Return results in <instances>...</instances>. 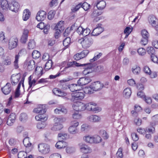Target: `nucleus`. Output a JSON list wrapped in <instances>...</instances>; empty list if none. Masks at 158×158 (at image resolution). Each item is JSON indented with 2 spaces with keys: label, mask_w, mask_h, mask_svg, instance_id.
<instances>
[{
  "label": "nucleus",
  "mask_w": 158,
  "mask_h": 158,
  "mask_svg": "<svg viewBox=\"0 0 158 158\" xmlns=\"http://www.w3.org/2000/svg\"><path fill=\"white\" fill-rule=\"evenodd\" d=\"M104 87V85L99 81H97L93 83L88 88H85V92L88 94H91L92 91L90 90L97 91L101 90Z\"/></svg>",
  "instance_id": "f257e3e1"
},
{
  "label": "nucleus",
  "mask_w": 158,
  "mask_h": 158,
  "mask_svg": "<svg viewBox=\"0 0 158 158\" xmlns=\"http://www.w3.org/2000/svg\"><path fill=\"white\" fill-rule=\"evenodd\" d=\"M82 47L84 48L89 47L93 43V39L92 36L89 35L85 37L80 40Z\"/></svg>",
  "instance_id": "f03ea898"
},
{
  "label": "nucleus",
  "mask_w": 158,
  "mask_h": 158,
  "mask_svg": "<svg viewBox=\"0 0 158 158\" xmlns=\"http://www.w3.org/2000/svg\"><path fill=\"white\" fill-rule=\"evenodd\" d=\"M84 94L81 92H76L72 93L71 94V98L70 100L71 101L76 102L77 100H80L83 99L84 97Z\"/></svg>",
  "instance_id": "7ed1b4c3"
},
{
  "label": "nucleus",
  "mask_w": 158,
  "mask_h": 158,
  "mask_svg": "<svg viewBox=\"0 0 158 158\" xmlns=\"http://www.w3.org/2000/svg\"><path fill=\"white\" fill-rule=\"evenodd\" d=\"M39 150L41 153L46 154L50 151L49 146L47 144L41 143L38 145Z\"/></svg>",
  "instance_id": "20e7f679"
},
{
  "label": "nucleus",
  "mask_w": 158,
  "mask_h": 158,
  "mask_svg": "<svg viewBox=\"0 0 158 158\" xmlns=\"http://www.w3.org/2000/svg\"><path fill=\"white\" fill-rule=\"evenodd\" d=\"M18 43V39L16 37H12L10 38L8 43V48L10 50L16 48Z\"/></svg>",
  "instance_id": "39448f33"
},
{
  "label": "nucleus",
  "mask_w": 158,
  "mask_h": 158,
  "mask_svg": "<svg viewBox=\"0 0 158 158\" xmlns=\"http://www.w3.org/2000/svg\"><path fill=\"white\" fill-rule=\"evenodd\" d=\"M141 34L142 38L140 41V43L142 45H145L148 43L149 34L145 30H142L141 32Z\"/></svg>",
  "instance_id": "423d86ee"
},
{
  "label": "nucleus",
  "mask_w": 158,
  "mask_h": 158,
  "mask_svg": "<svg viewBox=\"0 0 158 158\" xmlns=\"http://www.w3.org/2000/svg\"><path fill=\"white\" fill-rule=\"evenodd\" d=\"M89 51L87 50L83 51L80 53H78L75 54L73 57L76 60L83 58L85 57L89 53Z\"/></svg>",
  "instance_id": "0eeeda50"
},
{
  "label": "nucleus",
  "mask_w": 158,
  "mask_h": 158,
  "mask_svg": "<svg viewBox=\"0 0 158 158\" xmlns=\"http://www.w3.org/2000/svg\"><path fill=\"white\" fill-rule=\"evenodd\" d=\"M37 27L41 29H44L43 31L45 34H47L48 33L50 28L49 25H45L44 23L42 22L38 24Z\"/></svg>",
  "instance_id": "6e6552de"
},
{
  "label": "nucleus",
  "mask_w": 158,
  "mask_h": 158,
  "mask_svg": "<svg viewBox=\"0 0 158 158\" xmlns=\"http://www.w3.org/2000/svg\"><path fill=\"white\" fill-rule=\"evenodd\" d=\"M91 81V79L89 77H81L77 81L79 86L85 85L88 84Z\"/></svg>",
  "instance_id": "1a4fd4ad"
},
{
  "label": "nucleus",
  "mask_w": 158,
  "mask_h": 158,
  "mask_svg": "<svg viewBox=\"0 0 158 158\" xmlns=\"http://www.w3.org/2000/svg\"><path fill=\"white\" fill-rule=\"evenodd\" d=\"M46 13L45 11L40 10L38 12L36 19L38 21H42L46 18Z\"/></svg>",
  "instance_id": "9d476101"
},
{
  "label": "nucleus",
  "mask_w": 158,
  "mask_h": 158,
  "mask_svg": "<svg viewBox=\"0 0 158 158\" xmlns=\"http://www.w3.org/2000/svg\"><path fill=\"white\" fill-rule=\"evenodd\" d=\"M101 24H98L97 27L95 28L92 33V36H97L100 34L104 30L103 28L101 27Z\"/></svg>",
  "instance_id": "9b49d317"
},
{
  "label": "nucleus",
  "mask_w": 158,
  "mask_h": 158,
  "mask_svg": "<svg viewBox=\"0 0 158 158\" xmlns=\"http://www.w3.org/2000/svg\"><path fill=\"white\" fill-rule=\"evenodd\" d=\"M84 64H85V65L81 66L85 67V69L83 71V73L84 75H87L90 73H91V71H90V70L93 66V64L91 63Z\"/></svg>",
  "instance_id": "f8f14e48"
},
{
  "label": "nucleus",
  "mask_w": 158,
  "mask_h": 158,
  "mask_svg": "<svg viewBox=\"0 0 158 158\" xmlns=\"http://www.w3.org/2000/svg\"><path fill=\"white\" fill-rule=\"evenodd\" d=\"M16 115L14 113H12L9 115L7 119L6 123L7 125L11 126L15 122V119Z\"/></svg>",
  "instance_id": "ddd939ff"
},
{
  "label": "nucleus",
  "mask_w": 158,
  "mask_h": 158,
  "mask_svg": "<svg viewBox=\"0 0 158 158\" xmlns=\"http://www.w3.org/2000/svg\"><path fill=\"white\" fill-rule=\"evenodd\" d=\"M79 87L77 84H73L69 85H65V86L63 87L64 89H66L68 88L71 91L73 92L74 91H77L79 89L78 87Z\"/></svg>",
  "instance_id": "4468645a"
},
{
  "label": "nucleus",
  "mask_w": 158,
  "mask_h": 158,
  "mask_svg": "<svg viewBox=\"0 0 158 158\" xmlns=\"http://www.w3.org/2000/svg\"><path fill=\"white\" fill-rule=\"evenodd\" d=\"M3 93L5 95L9 94L11 91V88L10 84L7 83L6 85L1 88Z\"/></svg>",
  "instance_id": "2eb2a0df"
},
{
  "label": "nucleus",
  "mask_w": 158,
  "mask_h": 158,
  "mask_svg": "<svg viewBox=\"0 0 158 158\" xmlns=\"http://www.w3.org/2000/svg\"><path fill=\"white\" fill-rule=\"evenodd\" d=\"M19 7L20 6L18 2L13 1L12 2L9 8L10 10L12 11L17 12L18 11Z\"/></svg>",
  "instance_id": "dca6fc26"
},
{
  "label": "nucleus",
  "mask_w": 158,
  "mask_h": 158,
  "mask_svg": "<svg viewBox=\"0 0 158 158\" xmlns=\"http://www.w3.org/2000/svg\"><path fill=\"white\" fill-rule=\"evenodd\" d=\"M29 31L27 29H24L21 37L20 41L23 44H25L27 42L28 36Z\"/></svg>",
  "instance_id": "f3484780"
},
{
  "label": "nucleus",
  "mask_w": 158,
  "mask_h": 158,
  "mask_svg": "<svg viewBox=\"0 0 158 158\" xmlns=\"http://www.w3.org/2000/svg\"><path fill=\"white\" fill-rule=\"evenodd\" d=\"M33 112L36 113L44 114L46 112L45 107L44 106L40 105L39 107L34 109Z\"/></svg>",
  "instance_id": "a211bd4d"
},
{
  "label": "nucleus",
  "mask_w": 158,
  "mask_h": 158,
  "mask_svg": "<svg viewBox=\"0 0 158 158\" xmlns=\"http://www.w3.org/2000/svg\"><path fill=\"white\" fill-rule=\"evenodd\" d=\"M67 145V143L62 140L57 142L55 145L56 147L58 149H61L65 147Z\"/></svg>",
  "instance_id": "6ab92c4d"
},
{
  "label": "nucleus",
  "mask_w": 158,
  "mask_h": 158,
  "mask_svg": "<svg viewBox=\"0 0 158 158\" xmlns=\"http://www.w3.org/2000/svg\"><path fill=\"white\" fill-rule=\"evenodd\" d=\"M156 17L153 15H150L148 18L149 23L152 26H154L156 25Z\"/></svg>",
  "instance_id": "aec40b11"
},
{
  "label": "nucleus",
  "mask_w": 158,
  "mask_h": 158,
  "mask_svg": "<svg viewBox=\"0 0 158 158\" xmlns=\"http://www.w3.org/2000/svg\"><path fill=\"white\" fill-rule=\"evenodd\" d=\"M81 151L85 154L90 152L91 150L87 145L85 144L82 145L81 146Z\"/></svg>",
  "instance_id": "412c9836"
},
{
  "label": "nucleus",
  "mask_w": 158,
  "mask_h": 158,
  "mask_svg": "<svg viewBox=\"0 0 158 158\" xmlns=\"http://www.w3.org/2000/svg\"><path fill=\"white\" fill-rule=\"evenodd\" d=\"M20 77L18 75H12L11 78V83L13 85H16L19 82Z\"/></svg>",
  "instance_id": "4be33fe9"
},
{
  "label": "nucleus",
  "mask_w": 158,
  "mask_h": 158,
  "mask_svg": "<svg viewBox=\"0 0 158 158\" xmlns=\"http://www.w3.org/2000/svg\"><path fill=\"white\" fill-rule=\"evenodd\" d=\"M53 93L57 96H64L66 94L62 92L59 89L55 88L52 90Z\"/></svg>",
  "instance_id": "5701e85b"
},
{
  "label": "nucleus",
  "mask_w": 158,
  "mask_h": 158,
  "mask_svg": "<svg viewBox=\"0 0 158 158\" xmlns=\"http://www.w3.org/2000/svg\"><path fill=\"white\" fill-rule=\"evenodd\" d=\"M40 114L35 117V119L38 121L40 120L42 122H44L47 119L45 114Z\"/></svg>",
  "instance_id": "b1692460"
},
{
  "label": "nucleus",
  "mask_w": 158,
  "mask_h": 158,
  "mask_svg": "<svg viewBox=\"0 0 158 158\" xmlns=\"http://www.w3.org/2000/svg\"><path fill=\"white\" fill-rule=\"evenodd\" d=\"M131 93V91L130 88H126L123 91V95L126 98H128L130 96Z\"/></svg>",
  "instance_id": "393cba45"
},
{
  "label": "nucleus",
  "mask_w": 158,
  "mask_h": 158,
  "mask_svg": "<svg viewBox=\"0 0 158 158\" xmlns=\"http://www.w3.org/2000/svg\"><path fill=\"white\" fill-rule=\"evenodd\" d=\"M30 15V12L27 9L25 10L23 13V18L24 21L27 20L29 18Z\"/></svg>",
  "instance_id": "a878e982"
},
{
  "label": "nucleus",
  "mask_w": 158,
  "mask_h": 158,
  "mask_svg": "<svg viewBox=\"0 0 158 158\" xmlns=\"http://www.w3.org/2000/svg\"><path fill=\"white\" fill-rule=\"evenodd\" d=\"M89 120L91 122H97L100 121L101 118L97 115H91L88 117Z\"/></svg>",
  "instance_id": "bb28decb"
},
{
  "label": "nucleus",
  "mask_w": 158,
  "mask_h": 158,
  "mask_svg": "<svg viewBox=\"0 0 158 158\" xmlns=\"http://www.w3.org/2000/svg\"><path fill=\"white\" fill-rule=\"evenodd\" d=\"M1 6L3 10H6L10 7L8 2L6 0H1Z\"/></svg>",
  "instance_id": "cd10ccee"
},
{
  "label": "nucleus",
  "mask_w": 158,
  "mask_h": 158,
  "mask_svg": "<svg viewBox=\"0 0 158 158\" xmlns=\"http://www.w3.org/2000/svg\"><path fill=\"white\" fill-rule=\"evenodd\" d=\"M73 65H75V66L77 67H80L81 66L85 65V64H79V63H78L76 61H73V62L69 63L67 64L68 66L65 67L64 69H67L70 67L73 66Z\"/></svg>",
  "instance_id": "c85d7f7f"
},
{
  "label": "nucleus",
  "mask_w": 158,
  "mask_h": 158,
  "mask_svg": "<svg viewBox=\"0 0 158 158\" xmlns=\"http://www.w3.org/2000/svg\"><path fill=\"white\" fill-rule=\"evenodd\" d=\"M106 3L103 1H101L98 2L96 6L98 10H102L105 7Z\"/></svg>",
  "instance_id": "c756f323"
},
{
  "label": "nucleus",
  "mask_w": 158,
  "mask_h": 158,
  "mask_svg": "<svg viewBox=\"0 0 158 158\" xmlns=\"http://www.w3.org/2000/svg\"><path fill=\"white\" fill-rule=\"evenodd\" d=\"M27 65L28 69L29 71H31L35 67V63L34 61L31 60L27 62Z\"/></svg>",
  "instance_id": "7c9ffc66"
},
{
  "label": "nucleus",
  "mask_w": 158,
  "mask_h": 158,
  "mask_svg": "<svg viewBox=\"0 0 158 158\" xmlns=\"http://www.w3.org/2000/svg\"><path fill=\"white\" fill-rule=\"evenodd\" d=\"M30 138L28 137L25 138L23 140V143L24 146L26 148L30 147L31 145V143L29 141Z\"/></svg>",
  "instance_id": "2f4dec72"
},
{
  "label": "nucleus",
  "mask_w": 158,
  "mask_h": 158,
  "mask_svg": "<svg viewBox=\"0 0 158 158\" xmlns=\"http://www.w3.org/2000/svg\"><path fill=\"white\" fill-rule=\"evenodd\" d=\"M26 151V152L24 151L19 152L18 155V158H27V152L29 151L27 150V148Z\"/></svg>",
  "instance_id": "473e14b6"
},
{
  "label": "nucleus",
  "mask_w": 158,
  "mask_h": 158,
  "mask_svg": "<svg viewBox=\"0 0 158 158\" xmlns=\"http://www.w3.org/2000/svg\"><path fill=\"white\" fill-rule=\"evenodd\" d=\"M35 73L39 76H41L44 73L42 67H37L35 69Z\"/></svg>",
  "instance_id": "72a5a7b5"
},
{
  "label": "nucleus",
  "mask_w": 158,
  "mask_h": 158,
  "mask_svg": "<svg viewBox=\"0 0 158 158\" xmlns=\"http://www.w3.org/2000/svg\"><path fill=\"white\" fill-rule=\"evenodd\" d=\"M52 62L51 60H49L45 64V69L46 70H48L50 69L52 67Z\"/></svg>",
  "instance_id": "f704fd0d"
},
{
  "label": "nucleus",
  "mask_w": 158,
  "mask_h": 158,
  "mask_svg": "<svg viewBox=\"0 0 158 158\" xmlns=\"http://www.w3.org/2000/svg\"><path fill=\"white\" fill-rule=\"evenodd\" d=\"M63 128L61 124H55L52 128V130L53 131H59Z\"/></svg>",
  "instance_id": "c9c22d12"
},
{
  "label": "nucleus",
  "mask_w": 158,
  "mask_h": 158,
  "mask_svg": "<svg viewBox=\"0 0 158 158\" xmlns=\"http://www.w3.org/2000/svg\"><path fill=\"white\" fill-rule=\"evenodd\" d=\"M35 47V43L33 40H30L28 42V47L29 49H32Z\"/></svg>",
  "instance_id": "e433bc0d"
},
{
  "label": "nucleus",
  "mask_w": 158,
  "mask_h": 158,
  "mask_svg": "<svg viewBox=\"0 0 158 158\" xmlns=\"http://www.w3.org/2000/svg\"><path fill=\"white\" fill-rule=\"evenodd\" d=\"M78 109L79 111H82L85 110L86 108L85 104L81 102H78Z\"/></svg>",
  "instance_id": "4c0bfd02"
},
{
  "label": "nucleus",
  "mask_w": 158,
  "mask_h": 158,
  "mask_svg": "<svg viewBox=\"0 0 158 158\" xmlns=\"http://www.w3.org/2000/svg\"><path fill=\"white\" fill-rule=\"evenodd\" d=\"M133 73L135 74H139L140 72V68L139 67H133L131 69Z\"/></svg>",
  "instance_id": "58836bf2"
},
{
  "label": "nucleus",
  "mask_w": 158,
  "mask_h": 158,
  "mask_svg": "<svg viewBox=\"0 0 158 158\" xmlns=\"http://www.w3.org/2000/svg\"><path fill=\"white\" fill-rule=\"evenodd\" d=\"M102 13L101 11H99L98 10H94L91 15L92 18L96 17L101 15Z\"/></svg>",
  "instance_id": "ea45409f"
},
{
  "label": "nucleus",
  "mask_w": 158,
  "mask_h": 158,
  "mask_svg": "<svg viewBox=\"0 0 158 158\" xmlns=\"http://www.w3.org/2000/svg\"><path fill=\"white\" fill-rule=\"evenodd\" d=\"M90 128V127L87 124H83L81 127V130L82 131H87Z\"/></svg>",
  "instance_id": "a19ab883"
},
{
  "label": "nucleus",
  "mask_w": 158,
  "mask_h": 158,
  "mask_svg": "<svg viewBox=\"0 0 158 158\" xmlns=\"http://www.w3.org/2000/svg\"><path fill=\"white\" fill-rule=\"evenodd\" d=\"M84 139L87 142L92 143H94V140H93V136H85L84 138Z\"/></svg>",
  "instance_id": "79ce46f5"
},
{
  "label": "nucleus",
  "mask_w": 158,
  "mask_h": 158,
  "mask_svg": "<svg viewBox=\"0 0 158 158\" xmlns=\"http://www.w3.org/2000/svg\"><path fill=\"white\" fill-rule=\"evenodd\" d=\"M69 131L71 133L73 134H76L78 132L77 128L71 126L69 128Z\"/></svg>",
  "instance_id": "37998d69"
},
{
  "label": "nucleus",
  "mask_w": 158,
  "mask_h": 158,
  "mask_svg": "<svg viewBox=\"0 0 158 158\" xmlns=\"http://www.w3.org/2000/svg\"><path fill=\"white\" fill-rule=\"evenodd\" d=\"M70 37H67L65 38L63 41V44L66 47L69 45L70 43Z\"/></svg>",
  "instance_id": "c03bdc74"
},
{
  "label": "nucleus",
  "mask_w": 158,
  "mask_h": 158,
  "mask_svg": "<svg viewBox=\"0 0 158 158\" xmlns=\"http://www.w3.org/2000/svg\"><path fill=\"white\" fill-rule=\"evenodd\" d=\"M32 56L34 59H36L40 56V54L39 51L35 50L33 52Z\"/></svg>",
  "instance_id": "a18cd8bd"
},
{
  "label": "nucleus",
  "mask_w": 158,
  "mask_h": 158,
  "mask_svg": "<svg viewBox=\"0 0 158 158\" xmlns=\"http://www.w3.org/2000/svg\"><path fill=\"white\" fill-rule=\"evenodd\" d=\"M100 134L104 139H107L109 137L108 134L105 130H101L100 131Z\"/></svg>",
  "instance_id": "49530a36"
},
{
  "label": "nucleus",
  "mask_w": 158,
  "mask_h": 158,
  "mask_svg": "<svg viewBox=\"0 0 158 158\" xmlns=\"http://www.w3.org/2000/svg\"><path fill=\"white\" fill-rule=\"evenodd\" d=\"M93 140H94V143H98L100 142L102 140V139L99 136L96 135L93 136Z\"/></svg>",
  "instance_id": "de8ad7c7"
},
{
  "label": "nucleus",
  "mask_w": 158,
  "mask_h": 158,
  "mask_svg": "<svg viewBox=\"0 0 158 158\" xmlns=\"http://www.w3.org/2000/svg\"><path fill=\"white\" fill-rule=\"evenodd\" d=\"M65 119L62 118H56L54 119L55 122V124H61L60 123L63 122Z\"/></svg>",
  "instance_id": "09e8293b"
},
{
  "label": "nucleus",
  "mask_w": 158,
  "mask_h": 158,
  "mask_svg": "<svg viewBox=\"0 0 158 158\" xmlns=\"http://www.w3.org/2000/svg\"><path fill=\"white\" fill-rule=\"evenodd\" d=\"M19 58V56L18 55H16L15 56V60L14 62V67L15 69H18L19 67L18 64Z\"/></svg>",
  "instance_id": "8fccbe9b"
},
{
  "label": "nucleus",
  "mask_w": 158,
  "mask_h": 158,
  "mask_svg": "<svg viewBox=\"0 0 158 158\" xmlns=\"http://www.w3.org/2000/svg\"><path fill=\"white\" fill-rule=\"evenodd\" d=\"M63 21H60L56 25L55 27V29H60V30H62L63 29Z\"/></svg>",
  "instance_id": "3c124183"
},
{
  "label": "nucleus",
  "mask_w": 158,
  "mask_h": 158,
  "mask_svg": "<svg viewBox=\"0 0 158 158\" xmlns=\"http://www.w3.org/2000/svg\"><path fill=\"white\" fill-rule=\"evenodd\" d=\"M46 124L44 122H42L38 123L37 125V127L38 129H42L44 128Z\"/></svg>",
  "instance_id": "603ef678"
},
{
  "label": "nucleus",
  "mask_w": 158,
  "mask_h": 158,
  "mask_svg": "<svg viewBox=\"0 0 158 158\" xmlns=\"http://www.w3.org/2000/svg\"><path fill=\"white\" fill-rule=\"evenodd\" d=\"M66 152L69 154L75 152V149L73 147H68L66 149Z\"/></svg>",
  "instance_id": "864d4df0"
},
{
  "label": "nucleus",
  "mask_w": 158,
  "mask_h": 158,
  "mask_svg": "<svg viewBox=\"0 0 158 158\" xmlns=\"http://www.w3.org/2000/svg\"><path fill=\"white\" fill-rule=\"evenodd\" d=\"M67 134L64 133H59L58 134V137L59 139L61 140V139H65L67 137Z\"/></svg>",
  "instance_id": "5fc2aeb1"
},
{
  "label": "nucleus",
  "mask_w": 158,
  "mask_h": 158,
  "mask_svg": "<svg viewBox=\"0 0 158 158\" xmlns=\"http://www.w3.org/2000/svg\"><path fill=\"white\" fill-rule=\"evenodd\" d=\"M11 60L9 56L6 57L4 61V64L6 65H10L11 64Z\"/></svg>",
  "instance_id": "6e6d98bb"
},
{
  "label": "nucleus",
  "mask_w": 158,
  "mask_h": 158,
  "mask_svg": "<svg viewBox=\"0 0 158 158\" xmlns=\"http://www.w3.org/2000/svg\"><path fill=\"white\" fill-rule=\"evenodd\" d=\"M90 32V30L88 28H86L85 29H84L82 35L85 37H87L88 36V35Z\"/></svg>",
  "instance_id": "4d7b16f0"
},
{
  "label": "nucleus",
  "mask_w": 158,
  "mask_h": 158,
  "mask_svg": "<svg viewBox=\"0 0 158 158\" xmlns=\"http://www.w3.org/2000/svg\"><path fill=\"white\" fill-rule=\"evenodd\" d=\"M148 53L151 55H154L155 50L154 48L152 47H148L146 49Z\"/></svg>",
  "instance_id": "13d9d810"
},
{
  "label": "nucleus",
  "mask_w": 158,
  "mask_h": 158,
  "mask_svg": "<svg viewBox=\"0 0 158 158\" xmlns=\"http://www.w3.org/2000/svg\"><path fill=\"white\" fill-rule=\"evenodd\" d=\"M55 14V11H50L48 14V19H52L54 17Z\"/></svg>",
  "instance_id": "bf43d9fd"
},
{
  "label": "nucleus",
  "mask_w": 158,
  "mask_h": 158,
  "mask_svg": "<svg viewBox=\"0 0 158 158\" xmlns=\"http://www.w3.org/2000/svg\"><path fill=\"white\" fill-rule=\"evenodd\" d=\"M122 149L120 148H119L116 154V156L119 158H122L123 157V155L122 153Z\"/></svg>",
  "instance_id": "052dcab7"
},
{
  "label": "nucleus",
  "mask_w": 158,
  "mask_h": 158,
  "mask_svg": "<svg viewBox=\"0 0 158 158\" xmlns=\"http://www.w3.org/2000/svg\"><path fill=\"white\" fill-rule=\"evenodd\" d=\"M137 51L139 54L141 56H143L146 53L145 50L143 48H139Z\"/></svg>",
  "instance_id": "680f3d73"
},
{
  "label": "nucleus",
  "mask_w": 158,
  "mask_h": 158,
  "mask_svg": "<svg viewBox=\"0 0 158 158\" xmlns=\"http://www.w3.org/2000/svg\"><path fill=\"white\" fill-rule=\"evenodd\" d=\"M90 5L86 2H84L82 4L81 3V7L84 9L85 10H87L89 9Z\"/></svg>",
  "instance_id": "e2e57ef3"
},
{
  "label": "nucleus",
  "mask_w": 158,
  "mask_h": 158,
  "mask_svg": "<svg viewBox=\"0 0 158 158\" xmlns=\"http://www.w3.org/2000/svg\"><path fill=\"white\" fill-rule=\"evenodd\" d=\"M73 117L75 119H79L81 118V115L77 112L73 114Z\"/></svg>",
  "instance_id": "0e129e2a"
},
{
  "label": "nucleus",
  "mask_w": 158,
  "mask_h": 158,
  "mask_svg": "<svg viewBox=\"0 0 158 158\" xmlns=\"http://www.w3.org/2000/svg\"><path fill=\"white\" fill-rule=\"evenodd\" d=\"M27 118V116L26 114L25 113H22L21 114L19 117L20 120L22 121L26 119Z\"/></svg>",
  "instance_id": "69168bd1"
},
{
  "label": "nucleus",
  "mask_w": 158,
  "mask_h": 158,
  "mask_svg": "<svg viewBox=\"0 0 158 158\" xmlns=\"http://www.w3.org/2000/svg\"><path fill=\"white\" fill-rule=\"evenodd\" d=\"M55 29L54 37L56 39H58L59 37L60 34L61 32V31L60 30V29Z\"/></svg>",
  "instance_id": "338daca9"
},
{
  "label": "nucleus",
  "mask_w": 158,
  "mask_h": 158,
  "mask_svg": "<svg viewBox=\"0 0 158 158\" xmlns=\"http://www.w3.org/2000/svg\"><path fill=\"white\" fill-rule=\"evenodd\" d=\"M151 60L154 62L157 63L158 62V58L154 54L151 55Z\"/></svg>",
  "instance_id": "774afa93"
}]
</instances>
